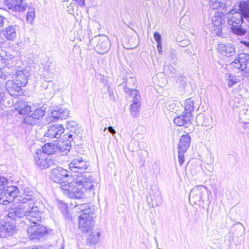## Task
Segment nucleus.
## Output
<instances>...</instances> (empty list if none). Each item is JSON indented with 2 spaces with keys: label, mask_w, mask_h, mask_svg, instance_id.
I'll return each instance as SVG.
<instances>
[{
  "label": "nucleus",
  "mask_w": 249,
  "mask_h": 249,
  "mask_svg": "<svg viewBox=\"0 0 249 249\" xmlns=\"http://www.w3.org/2000/svg\"><path fill=\"white\" fill-rule=\"evenodd\" d=\"M70 181L60 186L64 194L70 198H83L85 192L90 191L93 187L92 178L87 174L73 175Z\"/></svg>",
  "instance_id": "1"
},
{
  "label": "nucleus",
  "mask_w": 249,
  "mask_h": 249,
  "mask_svg": "<svg viewBox=\"0 0 249 249\" xmlns=\"http://www.w3.org/2000/svg\"><path fill=\"white\" fill-rule=\"evenodd\" d=\"M239 9L230 10L227 14L228 23L231 26L232 32L238 36H242L247 32L246 29L241 27L244 19L249 22V3L241 1L239 4Z\"/></svg>",
  "instance_id": "2"
},
{
  "label": "nucleus",
  "mask_w": 249,
  "mask_h": 249,
  "mask_svg": "<svg viewBox=\"0 0 249 249\" xmlns=\"http://www.w3.org/2000/svg\"><path fill=\"white\" fill-rule=\"evenodd\" d=\"M7 216L12 219L25 216L31 222V225L39 223L41 219V213L35 202L18 205L10 209Z\"/></svg>",
  "instance_id": "3"
},
{
  "label": "nucleus",
  "mask_w": 249,
  "mask_h": 249,
  "mask_svg": "<svg viewBox=\"0 0 249 249\" xmlns=\"http://www.w3.org/2000/svg\"><path fill=\"white\" fill-rule=\"evenodd\" d=\"M36 166L39 169L43 170L51 167L55 164V160L51 157L42 152L41 150L36 151L34 156Z\"/></svg>",
  "instance_id": "4"
},
{
  "label": "nucleus",
  "mask_w": 249,
  "mask_h": 249,
  "mask_svg": "<svg viewBox=\"0 0 249 249\" xmlns=\"http://www.w3.org/2000/svg\"><path fill=\"white\" fill-rule=\"evenodd\" d=\"M68 172L67 170L58 167L51 170L50 177L53 182L59 183L61 186L62 184H67L68 182L66 181V180L71 181L72 178V176L70 177Z\"/></svg>",
  "instance_id": "5"
},
{
  "label": "nucleus",
  "mask_w": 249,
  "mask_h": 249,
  "mask_svg": "<svg viewBox=\"0 0 249 249\" xmlns=\"http://www.w3.org/2000/svg\"><path fill=\"white\" fill-rule=\"evenodd\" d=\"M19 191L17 186H10L0 194V205H7L12 201L15 203V197Z\"/></svg>",
  "instance_id": "6"
},
{
  "label": "nucleus",
  "mask_w": 249,
  "mask_h": 249,
  "mask_svg": "<svg viewBox=\"0 0 249 249\" xmlns=\"http://www.w3.org/2000/svg\"><path fill=\"white\" fill-rule=\"evenodd\" d=\"M64 128L61 124H52L47 126V130L44 133L43 139L45 141L49 139L60 138L64 133Z\"/></svg>",
  "instance_id": "7"
},
{
  "label": "nucleus",
  "mask_w": 249,
  "mask_h": 249,
  "mask_svg": "<svg viewBox=\"0 0 249 249\" xmlns=\"http://www.w3.org/2000/svg\"><path fill=\"white\" fill-rule=\"evenodd\" d=\"M78 228L84 233L90 231L93 226V214L85 213L79 216Z\"/></svg>",
  "instance_id": "8"
},
{
  "label": "nucleus",
  "mask_w": 249,
  "mask_h": 249,
  "mask_svg": "<svg viewBox=\"0 0 249 249\" xmlns=\"http://www.w3.org/2000/svg\"><path fill=\"white\" fill-rule=\"evenodd\" d=\"M89 166L88 162L83 159L82 158L78 157L72 160L69 164V168L70 170L75 173L74 175L88 174V176H90L88 173H83Z\"/></svg>",
  "instance_id": "9"
},
{
  "label": "nucleus",
  "mask_w": 249,
  "mask_h": 249,
  "mask_svg": "<svg viewBox=\"0 0 249 249\" xmlns=\"http://www.w3.org/2000/svg\"><path fill=\"white\" fill-rule=\"evenodd\" d=\"M93 42H97L95 49L99 53L104 54L107 52L110 47V43L108 37L105 36L95 37Z\"/></svg>",
  "instance_id": "10"
},
{
  "label": "nucleus",
  "mask_w": 249,
  "mask_h": 249,
  "mask_svg": "<svg viewBox=\"0 0 249 249\" xmlns=\"http://www.w3.org/2000/svg\"><path fill=\"white\" fill-rule=\"evenodd\" d=\"M27 231L31 240L39 239L47 233L46 228L39 224V223L36 225H31Z\"/></svg>",
  "instance_id": "11"
},
{
  "label": "nucleus",
  "mask_w": 249,
  "mask_h": 249,
  "mask_svg": "<svg viewBox=\"0 0 249 249\" xmlns=\"http://www.w3.org/2000/svg\"><path fill=\"white\" fill-rule=\"evenodd\" d=\"M70 111L65 107H57L47 118L48 122H53L58 119L63 120L69 117Z\"/></svg>",
  "instance_id": "12"
},
{
  "label": "nucleus",
  "mask_w": 249,
  "mask_h": 249,
  "mask_svg": "<svg viewBox=\"0 0 249 249\" xmlns=\"http://www.w3.org/2000/svg\"><path fill=\"white\" fill-rule=\"evenodd\" d=\"M35 198L33 192L29 190H25L23 193L20 195L17 194L15 197V203H18L19 204L18 205L29 204L30 202H34L33 200Z\"/></svg>",
  "instance_id": "13"
},
{
  "label": "nucleus",
  "mask_w": 249,
  "mask_h": 249,
  "mask_svg": "<svg viewBox=\"0 0 249 249\" xmlns=\"http://www.w3.org/2000/svg\"><path fill=\"white\" fill-rule=\"evenodd\" d=\"M249 64V54L247 53H240L237 58L231 63L232 67L239 70L244 71Z\"/></svg>",
  "instance_id": "14"
},
{
  "label": "nucleus",
  "mask_w": 249,
  "mask_h": 249,
  "mask_svg": "<svg viewBox=\"0 0 249 249\" xmlns=\"http://www.w3.org/2000/svg\"><path fill=\"white\" fill-rule=\"evenodd\" d=\"M19 30L17 25H10L1 31V35L8 40L13 41L17 36Z\"/></svg>",
  "instance_id": "15"
},
{
  "label": "nucleus",
  "mask_w": 249,
  "mask_h": 249,
  "mask_svg": "<svg viewBox=\"0 0 249 249\" xmlns=\"http://www.w3.org/2000/svg\"><path fill=\"white\" fill-rule=\"evenodd\" d=\"M30 71L27 68L16 72L15 81L21 88L24 87L27 83V78L31 75Z\"/></svg>",
  "instance_id": "16"
},
{
  "label": "nucleus",
  "mask_w": 249,
  "mask_h": 249,
  "mask_svg": "<svg viewBox=\"0 0 249 249\" xmlns=\"http://www.w3.org/2000/svg\"><path fill=\"white\" fill-rule=\"evenodd\" d=\"M3 2L9 9L15 11L23 12L27 7L24 0H3Z\"/></svg>",
  "instance_id": "17"
},
{
  "label": "nucleus",
  "mask_w": 249,
  "mask_h": 249,
  "mask_svg": "<svg viewBox=\"0 0 249 249\" xmlns=\"http://www.w3.org/2000/svg\"><path fill=\"white\" fill-rule=\"evenodd\" d=\"M206 190V187L202 185L194 187L190 193V200L196 204L200 202L203 198V193Z\"/></svg>",
  "instance_id": "18"
},
{
  "label": "nucleus",
  "mask_w": 249,
  "mask_h": 249,
  "mask_svg": "<svg viewBox=\"0 0 249 249\" xmlns=\"http://www.w3.org/2000/svg\"><path fill=\"white\" fill-rule=\"evenodd\" d=\"M16 227L13 222H7L0 228V236L6 238L14 234L16 232Z\"/></svg>",
  "instance_id": "19"
},
{
  "label": "nucleus",
  "mask_w": 249,
  "mask_h": 249,
  "mask_svg": "<svg viewBox=\"0 0 249 249\" xmlns=\"http://www.w3.org/2000/svg\"><path fill=\"white\" fill-rule=\"evenodd\" d=\"M218 51L220 54L226 57H231L235 54V47L232 43L219 44Z\"/></svg>",
  "instance_id": "20"
},
{
  "label": "nucleus",
  "mask_w": 249,
  "mask_h": 249,
  "mask_svg": "<svg viewBox=\"0 0 249 249\" xmlns=\"http://www.w3.org/2000/svg\"><path fill=\"white\" fill-rule=\"evenodd\" d=\"M5 87L10 96H17L20 94L21 87L13 80H8L5 84Z\"/></svg>",
  "instance_id": "21"
},
{
  "label": "nucleus",
  "mask_w": 249,
  "mask_h": 249,
  "mask_svg": "<svg viewBox=\"0 0 249 249\" xmlns=\"http://www.w3.org/2000/svg\"><path fill=\"white\" fill-rule=\"evenodd\" d=\"M211 30L216 35L219 36L222 31V18L219 16H214L212 19Z\"/></svg>",
  "instance_id": "22"
},
{
  "label": "nucleus",
  "mask_w": 249,
  "mask_h": 249,
  "mask_svg": "<svg viewBox=\"0 0 249 249\" xmlns=\"http://www.w3.org/2000/svg\"><path fill=\"white\" fill-rule=\"evenodd\" d=\"M149 196L150 199L147 197V201L148 203H151V205L153 207L154 206H158L162 203V198L160 195V192L158 189L155 190V192L152 194H149Z\"/></svg>",
  "instance_id": "23"
},
{
  "label": "nucleus",
  "mask_w": 249,
  "mask_h": 249,
  "mask_svg": "<svg viewBox=\"0 0 249 249\" xmlns=\"http://www.w3.org/2000/svg\"><path fill=\"white\" fill-rule=\"evenodd\" d=\"M191 142V138L189 134L182 136L180 139L178 149L183 151H187Z\"/></svg>",
  "instance_id": "24"
},
{
  "label": "nucleus",
  "mask_w": 249,
  "mask_h": 249,
  "mask_svg": "<svg viewBox=\"0 0 249 249\" xmlns=\"http://www.w3.org/2000/svg\"><path fill=\"white\" fill-rule=\"evenodd\" d=\"M58 151L57 143L56 144L48 143L42 147V151L46 154L49 155Z\"/></svg>",
  "instance_id": "25"
},
{
  "label": "nucleus",
  "mask_w": 249,
  "mask_h": 249,
  "mask_svg": "<svg viewBox=\"0 0 249 249\" xmlns=\"http://www.w3.org/2000/svg\"><path fill=\"white\" fill-rule=\"evenodd\" d=\"M136 79L132 77H130L126 79L125 85L124 86V89L125 93L128 94L130 89L135 88Z\"/></svg>",
  "instance_id": "26"
},
{
  "label": "nucleus",
  "mask_w": 249,
  "mask_h": 249,
  "mask_svg": "<svg viewBox=\"0 0 249 249\" xmlns=\"http://www.w3.org/2000/svg\"><path fill=\"white\" fill-rule=\"evenodd\" d=\"M228 4H225L220 1L217 0H210V6L213 9H218L220 8H222L225 12L228 11L229 7Z\"/></svg>",
  "instance_id": "27"
},
{
  "label": "nucleus",
  "mask_w": 249,
  "mask_h": 249,
  "mask_svg": "<svg viewBox=\"0 0 249 249\" xmlns=\"http://www.w3.org/2000/svg\"><path fill=\"white\" fill-rule=\"evenodd\" d=\"M57 148L58 151L62 152L66 154L71 150V142L70 141L59 142L57 143Z\"/></svg>",
  "instance_id": "28"
},
{
  "label": "nucleus",
  "mask_w": 249,
  "mask_h": 249,
  "mask_svg": "<svg viewBox=\"0 0 249 249\" xmlns=\"http://www.w3.org/2000/svg\"><path fill=\"white\" fill-rule=\"evenodd\" d=\"M141 105V101L133 102L130 106L131 115L133 117H138L140 113V107Z\"/></svg>",
  "instance_id": "29"
},
{
  "label": "nucleus",
  "mask_w": 249,
  "mask_h": 249,
  "mask_svg": "<svg viewBox=\"0 0 249 249\" xmlns=\"http://www.w3.org/2000/svg\"><path fill=\"white\" fill-rule=\"evenodd\" d=\"M194 101L192 100V99L189 98L186 100L184 108L186 112V116H187V117H191V113L194 110Z\"/></svg>",
  "instance_id": "30"
},
{
  "label": "nucleus",
  "mask_w": 249,
  "mask_h": 249,
  "mask_svg": "<svg viewBox=\"0 0 249 249\" xmlns=\"http://www.w3.org/2000/svg\"><path fill=\"white\" fill-rule=\"evenodd\" d=\"M225 77L227 82L228 86L230 88L239 82V79L236 76L230 73L225 74Z\"/></svg>",
  "instance_id": "31"
},
{
  "label": "nucleus",
  "mask_w": 249,
  "mask_h": 249,
  "mask_svg": "<svg viewBox=\"0 0 249 249\" xmlns=\"http://www.w3.org/2000/svg\"><path fill=\"white\" fill-rule=\"evenodd\" d=\"M187 117V116H186V118L183 115L176 117L174 119V123L177 125L182 126L185 124L187 123L188 121H190L189 117Z\"/></svg>",
  "instance_id": "32"
},
{
  "label": "nucleus",
  "mask_w": 249,
  "mask_h": 249,
  "mask_svg": "<svg viewBox=\"0 0 249 249\" xmlns=\"http://www.w3.org/2000/svg\"><path fill=\"white\" fill-rule=\"evenodd\" d=\"M125 94L126 96H130V97L133 98L132 102H136V101H141V96L139 94V91L138 90H136L135 89H130V91L129 92V94L126 93Z\"/></svg>",
  "instance_id": "33"
},
{
  "label": "nucleus",
  "mask_w": 249,
  "mask_h": 249,
  "mask_svg": "<svg viewBox=\"0 0 249 249\" xmlns=\"http://www.w3.org/2000/svg\"><path fill=\"white\" fill-rule=\"evenodd\" d=\"M21 105L17 108L19 114H25L31 111V107L30 106L26 105L24 103L21 102Z\"/></svg>",
  "instance_id": "34"
},
{
  "label": "nucleus",
  "mask_w": 249,
  "mask_h": 249,
  "mask_svg": "<svg viewBox=\"0 0 249 249\" xmlns=\"http://www.w3.org/2000/svg\"><path fill=\"white\" fill-rule=\"evenodd\" d=\"M100 235L99 232H92L89 236L87 240L90 244H96L99 241Z\"/></svg>",
  "instance_id": "35"
},
{
  "label": "nucleus",
  "mask_w": 249,
  "mask_h": 249,
  "mask_svg": "<svg viewBox=\"0 0 249 249\" xmlns=\"http://www.w3.org/2000/svg\"><path fill=\"white\" fill-rule=\"evenodd\" d=\"M79 207V209L81 211L82 214H85V213H88L89 214H93V208H90L89 204H80L77 205Z\"/></svg>",
  "instance_id": "36"
},
{
  "label": "nucleus",
  "mask_w": 249,
  "mask_h": 249,
  "mask_svg": "<svg viewBox=\"0 0 249 249\" xmlns=\"http://www.w3.org/2000/svg\"><path fill=\"white\" fill-rule=\"evenodd\" d=\"M45 114V110L44 109L42 108H38L35 110L31 114L34 117V119H36L37 121L41 117L44 116Z\"/></svg>",
  "instance_id": "37"
},
{
  "label": "nucleus",
  "mask_w": 249,
  "mask_h": 249,
  "mask_svg": "<svg viewBox=\"0 0 249 249\" xmlns=\"http://www.w3.org/2000/svg\"><path fill=\"white\" fill-rule=\"evenodd\" d=\"M35 9L31 7H30L28 9V11L26 15V20L30 23H32L35 17Z\"/></svg>",
  "instance_id": "38"
},
{
  "label": "nucleus",
  "mask_w": 249,
  "mask_h": 249,
  "mask_svg": "<svg viewBox=\"0 0 249 249\" xmlns=\"http://www.w3.org/2000/svg\"><path fill=\"white\" fill-rule=\"evenodd\" d=\"M1 53H4V54H3V57L5 60V61H7V65H10V61L12 62H13L15 60H16L17 59L15 57V55L9 53H6L5 52H2Z\"/></svg>",
  "instance_id": "39"
},
{
  "label": "nucleus",
  "mask_w": 249,
  "mask_h": 249,
  "mask_svg": "<svg viewBox=\"0 0 249 249\" xmlns=\"http://www.w3.org/2000/svg\"><path fill=\"white\" fill-rule=\"evenodd\" d=\"M23 121L25 124L32 125L36 124L37 122L32 114L25 117Z\"/></svg>",
  "instance_id": "40"
},
{
  "label": "nucleus",
  "mask_w": 249,
  "mask_h": 249,
  "mask_svg": "<svg viewBox=\"0 0 249 249\" xmlns=\"http://www.w3.org/2000/svg\"><path fill=\"white\" fill-rule=\"evenodd\" d=\"M8 183V180L4 177H0V191L4 190Z\"/></svg>",
  "instance_id": "41"
},
{
  "label": "nucleus",
  "mask_w": 249,
  "mask_h": 249,
  "mask_svg": "<svg viewBox=\"0 0 249 249\" xmlns=\"http://www.w3.org/2000/svg\"><path fill=\"white\" fill-rule=\"evenodd\" d=\"M186 152V151H183L178 149V160L180 165H182L184 161V153Z\"/></svg>",
  "instance_id": "42"
},
{
  "label": "nucleus",
  "mask_w": 249,
  "mask_h": 249,
  "mask_svg": "<svg viewBox=\"0 0 249 249\" xmlns=\"http://www.w3.org/2000/svg\"><path fill=\"white\" fill-rule=\"evenodd\" d=\"M190 21V18L187 16H184L181 18L180 20V23L181 26L185 27H186V25L188 24V23Z\"/></svg>",
  "instance_id": "43"
},
{
  "label": "nucleus",
  "mask_w": 249,
  "mask_h": 249,
  "mask_svg": "<svg viewBox=\"0 0 249 249\" xmlns=\"http://www.w3.org/2000/svg\"><path fill=\"white\" fill-rule=\"evenodd\" d=\"M7 77L8 75L2 71V68H0V85H1Z\"/></svg>",
  "instance_id": "44"
},
{
  "label": "nucleus",
  "mask_w": 249,
  "mask_h": 249,
  "mask_svg": "<svg viewBox=\"0 0 249 249\" xmlns=\"http://www.w3.org/2000/svg\"><path fill=\"white\" fill-rule=\"evenodd\" d=\"M5 93L3 92L2 89L0 87V104L2 103V102H5Z\"/></svg>",
  "instance_id": "45"
},
{
  "label": "nucleus",
  "mask_w": 249,
  "mask_h": 249,
  "mask_svg": "<svg viewBox=\"0 0 249 249\" xmlns=\"http://www.w3.org/2000/svg\"><path fill=\"white\" fill-rule=\"evenodd\" d=\"M154 38L155 40L157 42V43H161V36L159 33H158V32L154 33Z\"/></svg>",
  "instance_id": "46"
},
{
  "label": "nucleus",
  "mask_w": 249,
  "mask_h": 249,
  "mask_svg": "<svg viewBox=\"0 0 249 249\" xmlns=\"http://www.w3.org/2000/svg\"><path fill=\"white\" fill-rule=\"evenodd\" d=\"M77 123L76 122L71 121L67 122V126L68 128H74L77 126Z\"/></svg>",
  "instance_id": "47"
},
{
  "label": "nucleus",
  "mask_w": 249,
  "mask_h": 249,
  "mask_svg": "<svg viewBox=\"0 0 249 249\" xmlns=\"http://www.w3.org/2000/svg\"><path fill=\"white\" fill-rule=\"evenodd\" d=\"M3 54H4V53H0V67H4V66L3 65L4 64L5 65H7L6 63L7 61H5L4 57H3Z\"/></svg>",
  "instance_id": "48"
},
{
  "label": "nucleus",
  "mask_w": 249,
  "mask_h": 249,
  "mask_svg": "<svg viewBox=\"0 0 249 249\" xmlns=\"http://www.w3.org/2000/svg\"><path fill=\"white\" fill-rule=\"evenodd\" d=\"M190 43V42L187 39H183L182 40H181L179 42V45L180 47H184L185 46H188Z\"/></svg>",
  "instance_id": "49"
},
{
  "label": "nucleus",
  "mask_w": 249,
  "mask_h": 249,
  "mask_svg": "<svg viewBox=\"0 0 249 249\" xmlns=\"http://www.w3.org/2000/svg\"><path fill=\"white\" fill-rule=\"evenodd\" d=\"M76 1L79 6H84L85 5V0H73Z\"/></svg>",
  "instance_id": "50"
},
{
  "label": "nucleus",
  "mask_w": 249,
  "mask_h": 249,
  "mask_svg": "<svg viewBox=\"0 0 249 249\" xmlns=\"http://www.w3.org/2000/svg\"><path fill=\"white\" fill-rule=\"evenodd\" d=\"M157 48V50H158V51L159 52V53L160 54L162 51L161 43H158Z\"/></svg>",
  "instance_id": "51"
},
{
  "label": "nucleus",
  "mask_w": 249,
  "mask_h": 249,
  "mask_svg": "<svg viewBox=\"0 0 249 249\" xmlns=\"http://www.w3.org/2000/svg\"><path fill=\"white\" fill-rule=\"evenodd\" d=\"M107 129L108 132L111 133L112 135L115 134L116 133L115 130L111 126L108 127Z\"/></svg>",
  "instance_id": "52"
},
{
  "label": "nucleus",
  "mask_w": 249,
  "mask_h": 249,
  "mask_svg": "<svg viewBox=\"0 0 249 249\" xmlns=\"http://www.w3.org/2000/svg\"><path fill=\"white\" fill-rule=\"evenodd\" d=\"M81 128L80 127H77L76 128H74V130H72L71 131L73 132L74 133H76L77 134L78 133H80L81 131Z\"/></svg>",
  "instance_id": "53"
},
{
  "label": "nucleus",
  "mask_w": 249,
  "mask_h": 249,
  "mask_svg": "<svg viewBox=\"0 0 249 249\" xmlns=\"http://www.w3.org/2000/svg\"><path fill=\"white\" fill-rule=\"evenodd\" d=\"M4 24V18L3 17L0 16V28L3 26Z\"/></svg>",
  "instance_id": "54"
},
{
  "label": "nucleus",
  "mask_w": 249,
  "mask_h": 249,
  "mask_svg": "<svg viewBox=\"0 0 249 249\" xmlns=\"http://www.w3.org/2000/svg\"><path fill=\"white\" fill-rule=\"evenodd\" d=\"M13 102H11L10 101L8 100L6 104L5 102H4L3 104L4 105L7 106V107H11L13 105Z\"/></svg>",
  "instance_id": "55"
},
{
  "label": "nucleus",
  "mask_w": 249,
  "mask_h": 249,
  "mask_svg": "<svg viewBox=\"0 0 249 249\" xmlns=\"http://www.w3.org/2000/svg\"><path fill=\"white\" fill-rule=\"evenodd\" d=\"M241 43L244 44L245 46L248 47L249 48V42H247L245 41H242Z\"/></svg>",
  "instance_id": "56"
},
{
  "label": "nucleus",
  "mask_w": 249,
  "mask_h": 249,
  "mask_svg": "<svg viewBox=\"0 0 249 249\" xmlns=\"http://www.w3.org/2000/svg\"><path fill=\"white\" fill-rule=\"evenodd\" d=\"M107 91L109 96L112 98H114V95L112 91H111L110 90H109L108 89H107Z\"/></svg>",
  "instance_id": "57"
},
{
  "label": "nucleus",
  "mask_w": 249,
  "mask_h": 249,
  "mask_svg": "<svg viewBox=\"0 0 249 249\" xmlns=\"http://www.w3.org/2000/svg\"><path fill=\"white\" fill-rule=\"evenodd\" d=\"M166 107L167 108V109H168V114H170V109H169V108H170V103H169V102H167L166 104Z\"/></svg>",
  "instance_id": "58"
},
{
  "label": "nucleus",
  "mask_w": 249,
  "mask_h": 249,
  "mask_svg": "<svg viewBox=\"0 0 249 249\" xmlns=\"http://www.w3.org/2000/svg\"><path fill=\"white\" fill-rule=\"evenodd\" d=\"M174 58H176V59L178 60V58H177V56L176 54H172V62L176 64V61L175 62H173V60L174 59Z\"/></svg>",
  "instance_id": "59"
},
{
  "label": "nucleus",
  "mask_w": 249,
  "mask_h": 249,
  "mask_svg": "<svg viewBox=\"0 0 249 249\" xmlns=\"http://www.w3.org/2000/svg\"><path fill=\"white\" fill-rule=\"evenodd\" d=\"M203 115H201V114H199L197 116H196V121H198V120L201 119L202 118H203Z\"/></svg>",
  "instance_id": "60"
},
{
  "label": "nucleus",
  "mask_w": 249,
  "mask_h": 249,
  "mask_svg": "<svg viewBox=\"0 0 249 249\" xmlns=\"http://www.w3.org/2000/svg\"><path fill=\"white\" fill-rule=\"evenodd\" d=\"M175 105L177 106H178V107H181V105L180 103L179 102H176V103L175 104Z\"/></svg>",
  "instance_id": "61"
},
{
  "label": "nucleus",
  "mask_w": 249,
  "mask_h": 249,
  "mask_svg": "<svg viewBox=\"0 0 249 249\" xmlns=\"http://www.w3.org/2000/svg\"><path fill=\"white\" fill-rule=\"evenodd\" d=\"M50 65L47 66V65H46V66L45 67V69H46L47 71H49L51 70V69L50 68Z\"/></svg>",
  "instance_id": "62"
},
{
  "label": "nucleus",
  "mask_w": 249,
  "mask_h": 249,
  "mask_svg": "<svg viewBox=\"0 0 249 249\" xmlns=\"http://www.w3.org/2000/svg\"><path fill=\"white\" fill-rule=\"evenodd\" d=\"M63 207H64V209L65 210L66 209V208H67V205L66 204H63Z\"/></svg>",
  "instance_id": "63"
},
{
  "label": "nucleus",
  "mask_w": 249,
  "mask_h": 249,
  "mask_svg": "<svg viewBox=\"0 0 249 249\" xmlns=\"http://www.w3.org/2000/svg\"><path fill=\"white\" fill-rule=\"evenodd\" d=\"M72 137H73V135H72V134H69V135H68V137H69V138H70V139H71V138Z\"/></svg>",
  "instance_id": "64"
}]
</instances>
